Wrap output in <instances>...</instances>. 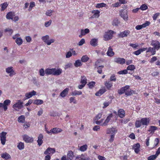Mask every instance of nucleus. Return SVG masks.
<instances>
[{
    "instance_id": "obj_57",
    "label": "nucleus",
    "mask_w": 160,
    "mask_h": 160,
    "mask_svg": "<svg viewBox=\"0 0 160 160\" xmlns=\"http://www.w3.org/2000/svg\"><path fill=\"white\" fill-rule=\"evenodd\" d=\"M139 8L140 9L143 11L147 9L148 8V7L146 5L143 4L140 6Z\"/></svg>"
},
{
    "instance_id": "obj_53",
    "label": "nucleus",
    "mask_w": 160,
    "mask_h": 160,
    "mask_svg": "<svg viewBox=\"0 0 160 160\" xmlns=\"http://www.w3.org/2000/svg\"><path fill=\"white\" fill-rule=\"evenodd\" d=\"M158 60L157 57L156 56L152 57L149 61L150 63H152Z\"/></svg>"
},
{
    "instance_id": "obj_10",
    "label": "nucleus",
    "mask_w": 160,
    "mask_h": 160,
    "mask_svg": "<svg viewBox=\"0 0 160 160\" xmlns=\"http://www.w3.org/2000/svg\"><path fill=\"white\" fill-rule=\"evenodd\" d=\"M119 14L120 16L125 21L128 20V17L127 10L125 9H122L120 10L119 11Z\"/></svg>"
},
{
    "instance_id": "obj_19",
    "label": "nucleus",
    "mask_w": 160,
    "mask_h": 160,
    "mask_svg": "<svg viewBox=\"0 0 160 160\" xmlns=\"http://www.w3.org/2000/svg\"><path fill=\"white\" fill-rule=\"evenodd\" d=\"M1 157L4 160H9L11 158V156L7 152H4L1 154Z\"/></svg>"
},
{
    "instance_id": "obj_27",
    "label": "nucleus",
    "mask_w": 160,
    "mask_h": 160,
    "mask_svg": "<svg viewBox=\"0 0 160 160\" xmlns=\"http://www.w3.org/2000/svg\"><path fill=\"white\" fill-rule=\"evenodd\" d=\"M90 42L92 46L93 47L96 46L98 45V39L96 38L92 39Z\"/></svg>"
},
{
    "instance_id": "obj_39",
    "label": "nucleus",
    "mask_w": 160,
    "mask_h": 160,
    "mask_svg": "<svg viewBox=\"0 0 160 160\" xmlns=\"http://www.w3.org/2000/svg\"><path fill=\"white\" fill-rule=\"evenodd\" d=\"M89 31V30L88 29L86 28L85 29H81V33L82 35H85L86 34L88 33Z\"/></svg>"
},
{
    "instance_id": "obj_46",
    "label": "nucleus",
    "mask_w": 160,
    "mask_h": 160,
    "mask_svg": "<svg viewBox=\"0 0 160 160\" xmlns=\"http://www.w3.org/2000/svg\"><path fill=\"white\" fill-rule=\"evenodd\" d=\"M119 23V22L118 19L117 18H115L113 19L112 24L113 26H117L118 25Z\"/></svg>"
},
{
    "instance_id": "obj_33",
    "label": "nucleus",
    "mask_w": 160,
    "mask_h": 160,
    "mask_svg": "<svg viewBox=\"0 0 160 160\" xmlns=\"http://www.w3.org/2000/svg\"><path fill=\"white\" fill-rule=\"evenodd\" d=\"M25 118L24 115H21L18 118V121L19 122L23 123L25 122Z\"/></svg>"
},
{
    "instance_id": "obj_8",
    "label": "nucleus",
    "mask_w": 160,
    "mask_h": 160,
    "mask_svg": "<svg viewBox=\"0 0 160 160\" xmlns=\"http://www.w3.org/2000/svg\"><path fill=\"white\" fill-rule=\"evenodd\" d=\"M11 101L10 100H5L3 103H0V108H3L4 111H5L8 109V106L9 105Z\"/></svg>"
},
{
    "instance_id": "obj_3",
    "label": "nucleus",
    "mask_w": 160,
    "mask_h": 160,
    "mask_svg": "<svg viewBox=\"0 0 160 160\" xmlns=\"http://www.w3.org/2000/svg\"><path fill=\"white\" fill-rule=\"evenodd\" d=\"M49 38V36L47 35L42 37L41 39L46 44L48 45H50L52 43L55 42V39H54Z\"/></svg>"
},
{
    "instance_id": "obj_36",
    "label": "nucleus",
    "mask_w": 160,
    "mask_h": 160,
    "mask_svg": "<svg viewBox=\"0 0 160 160\" xmlns=\"http://www.w3.org/2000/svg\"><path fill=\"white\" fill-rule=\"evenodd\" d=\"M141 120H137L135 123V127L138 128L141 126L142 124Z\"/></svg>"
},
{
    "instance_id": "obj_61",
    "label": "nucleus",
    "mask_w": 160,
    "mask_h": 160,
    "mask_svg": "<svg viewBox=\"0 0 160 160\" xmlns=\"http://www.w3.org/2000/svg\"><path fill=\"white\" fill-rule=\"evenodd\" d=\"M102 114V112H100L98 113L96 116L95 120H98L101 117Z\"/></svg>"
},
{
    "instance_id": "obj_34",
    "label": "nucleus",
    "mask_w": 160,
    "mask_h": 160,
    "mask_svg": "<svg viewBox=\"0 0 160 160\" xmlns=\"http://www.w3.org/2000/svg\"><path fill=\"white\" fill-rule=\"evenodd\" d=\"M87 79L86 77L84 76L81 77V78L80 83L83 84L85 85L87 83Z\"/></svg>"
},
{
    "instance_id": "obj_54",
    "label": "nucleus",
    "mask_w": 160,
    "mask_h": 160,
    "mask_svg": "<svg viewBox=\"0 0 160 160\" xmlns=\"http://www.w3.org/2000/svg\"><path fill=\"white\" fill-rule=\"evenodd\" d=\"M106 4L104 3H98L97 4L96 7L97 8H102L103 7H105L106 6Z\"/></svg>"
},
{
    "instance_id": "obj_58",
    "label": "nucleus",
    "mask_w": 160,
    "mask_h": 160,
    "mask_svg": "<svg viewBox=\"0 0 160 160\" xmlns=\"http://www.w3.org/2000/svg\"><path fill=\"white\" fill-rule=\"evenodd\" d=\"M52 21L50 20L44 23V26L46 27H48L51 24Z\"/></svg>"
},
{
    "instance_id": "obj_20",
    "label": "nucleus",
    "mask_w": 160,
    "mask_h": 160,
    "mask_svg": "<svg viewBox=\"0 0 160 160\" xmlns=\"http://www.w3.org/2000/svg\"><path fill=\"white\" fill-rule=\"evenodd\" d=\"M43 135L41 133L39 134L38 137V140L37 141L38 145L40 146L43 143Z\"/></svg>"
},
{
    "instance_id": "obj_42",
    "label": "nucleus",
    "mask_w": 160,
    "mask_h": 160,
    "mask_svg": "<svg viewBox=\"0 0 160 160\" xmlns=\"http://www.w3.org/2000/svg\"><path fill=\"white\" fill-rule=\"evenodd\" d=\"M8 4L7 2H5L2 4H1V11H2L5 10V9L7 8L8 6Z\"/></svg>"
},
{
    "instance_id": "obj_16",
    "label": "nucleus",
    "mask_w": 160,
    "mask_h": 160,
    "mask_svg": "<svg viewBox=\"0 0 160 160\" xmlns=\"http://www.w3.org/2000/svg\"><path fill=\"white\" fill-rule=\"evenodd\" d=\"M112 117L113 115L112 114H109L107 117L104 122L101 124V125L102 126H107Z\"/></svg>"
},
{
    "instance_id": "obj_11",
    "label": "nucleus",
    "mask_w": 160,
    "mask_h": 160,
    "mask_svg": "<svg viewBox=\"0 0 160 160\" xmlns=\"http://www.w3.org/2000/svg\"><path fill=\"white\" fill-rule=\"evenodd\" d=\"M76 160H89L90 158L87 154H82L76 157Z\"/></svg>"
},
{
    "instance_id": "obj_9",
    "label": "nucleus",
    "mask_w": 160,
    "mask_h": 160,
    "mask_svg": "<svg viewBox=\"0 0 160 160\" xmlns=\"http://www.w3.org/2000/svg\"><path fill=\"white\" fill-rule=\"evenodd\" d=\"M23 140L26 143H32L34 141L33 138L32 137L29 136L27 134H24L22 136Z\"/></svg>"
},
{
    "instance_id": "obj_62",
    "label": "nucleus",
    "mask_w": 160,
    "mask_h": 160,
    "mask_svg": "<svg viewBox=\"0 0 160 160\" xmlns=\"http://www.w3.org/2000/svg\"><path fill=\"white\" fill-rule=\"evenodd\" d=\"M25 40L28 43H30L32 41V38L30 36H26L25 37Z\"/></svg>"
},
{
    "instance_id": "obj_45",
    "label": "nucleus",
    "mask_w": 160,
    "mask_h": 160,
    "mask_svg": "<svg viewBox=\"0 0 160 160\" xmlns=\"http://www.w3.org/2000/svg\"><path fill=\"white\" fill-rule=\"evenodd\" d=\"M89 59V57L86 55L83 56L81 58V61L83 62H87Z\"/></svg>"
},
{
    "instance_id": "obj_64",
    "label": "nucleus",
    "mask_w": 160,
    "mask_h": 160,
    "mask_svg": "<svg viewBox=\"0 0 160 160\" xmlns=\"http://www.w3.org/2000/svg\"><path fill=\"white\" fill-rule=\"evenodd\" d=\"M85 42V39L84 38L82 39L78 42V45L79 46H82Z\"/></svg>"
},
{
    "instance_id": "obj_41",
    "label": "nucleus",
    "mask_w": 160,
    "mask_h": 160,
    "mask_svg": "<svg viewBox=\"0 0 160 160\" xmlns=\"http://www.w3.org/2000/svg\"><path fill=\"white\" fill-rule=\"evenodd\" d=\"M105 89H100L95 93V95L97 96H100L105 92Z\"/></svg>"
},
{
    "instance_id": "obj_2",
    "label": "nucleus",
    "mask_w": 160,
    "mask_h": 160,
    "mask_svg": "<svg viewBox=\"0 0 160 160\" xmlns=\"http://www.w3.org/2000/svg\"><path fill=\"white\" fill-rule=\"evenodd\" d=\"M117 131V130L115 128H108L107 129V134H110V138L109 140V142H113L115 135Z\"/></svg>"
},
{
    "instance_id": "obj_43",
    "label": "nucleus",
    "mask_w": 160,
    "mask_h": 160,
    "mask_svg": "<svg viewBox=\"0 0 160 160\" xmlns=\"http://www.w3.org/2000/svg\"><path fill=\"white\" fill-rule=\"evenodd\" d=\"M82 64L81 61L80 60H78L75 61L74 63V65L76 67H78L81 66Z\"/></svg>"
},
{
    "instance_id": "obj_7",
    "label": "nucleus",
    "mask_w": 160,
    "mask_h": 160,
    "mask_svg": "<svg viewBox=\"0 0 160 160\" xmlns=\"http://www.w3.org/2000/svg\"><path fill=\"white\" fill-rule=\"evenodd\" d=\"M151 45L153 47V48L155 51L160 49V43L157 40H152Z\"/></svg>"
},
{
    "instance_id": "obj_63",
    "label": "nucleus",
    "mask_w": 160,
    "mask_h": 160,
    "mask_svg": "<svg viewBox=\"0 0 160 160\" xmlns=\"http://www.w3.org/2000/svg\"><path fill=\"white\" fill-rule=\"evenodd\" d=\"M159 139L158 138H156L155 139L154 141V144L153 146V148H154L158 144L159 142Z\"/></svg>"
},
{
    "instance_id": "obj_35",
    "label": "nucleus",
    "mask_w": 160,
    "mask_h": 160,
    "mask_svg": "<svg viewBox=\"0 0 160 160\" xmlns=\"http://www.w3.org/2000/svg\"><path fill=\"white\" fill-rule=\"evenodd\" d=\"M105 85L106 88L108 89H110L112 86V83L110 81H106Z\"/></svg>"
},
{
    "instance_id": "obj_15",
    "label": "nucleus",
    "mask_w": 160,
    "mask_h": 160,
    "mask_svg": "<svg viewBox=\"0 0 160 160\" xmlns=\"http://www.w3.org/2000/svg\"><path fill=\"white\" fill-rule=\"evenodd\" d=\"M55 149L53 148H48L46 150V151H45L44 152V154L46 155H52L55 152Z\"/></svg>"
},
{
    "instance_id": "obj_29",
    "label": "nucleus",
    "mask_w": 160,
    "mask_h": 160,
    "mask_svg": "<svg viewBox=\"0 0 160 160\" xmlns=\"http://www.w3.org/2000/svg\"><path fill=\"white\" fill-rule=\"evenodd\" d=\"M73 157V153L72 151H69L68 152L67 155V160H72Z\"/></svg>"
},
{
    "instance_id": "obj_14",
    "label": "nucleus",
    "mask_w": 160,
    "mask_h": 160,
    "mask_svg": "<svg viewBox=\"0 0 160 160\" xmlns=\"http://www.w3.org/2000/svg\"><path fill=\"white\" fill-rule=\"evenodd\" d=\"M36 94V92L34 90L30 92H27L25 94V96L26 98L24 100H26L29 99L33 96L35 95Z\"/></svg>"
},
{
    "instance_id": "obj_37",
    "label": "nucleus",
    "mask_w": 160,
    "mask_h": 160,
    "mask_svg": "<svg viewBox=\"0 0 160 160\" xmlns=\"http://www.w3.org/2000/svg\"><path fill=\"white\" fill-rule=\"evenodd\" d=\"M53 134H55L61 132L62 130V129L59 128H52Z\"/></svg>"
},
{
    "instance_id": "obj_47",
    "label": "nucleus",
    "mask_w": 160,
    "mask_h": 160,
    "mask_svg": "<svg viewBox=\"0 0 160 160\" xmlns=\"http://www.w3.org/2000/svg\"><path fill=\"white\" fill-rule=\"evenodd\" d=\"M157 128L155 126H151L150 127L148 131L150 132L151 133H153Z\"/></svg>"
},
{
    "instance_id": "obj_44",
    "label": "nucleus",
    "mask_w": 160,
    "mask_h": 160,
    "mask_svg": "<svg viewBox=\"0 0 160 160\" xmlns=\"http://www.w3.org/2000/svg\"><path fill=\"white\" fill-rule=\"evenodd\" d=\"M82 92L80 91H78L77 90H74L72 93V95L73 96H76L77 95H81L82 94Z\"/></svg>"
},
{
    "instance_id": "obj_55",
    "label": "nucleus",
    "mask_w": 160,
    "mask_h": 160,
    "mask_svg": "<svg viewBox=\"0 0 160 160\" xmlns=\"http://www.w3.org/2000/svg\"><path fill=\"white\" fill-rule=\"evenodd\" d=\"M72 55V54L71 51H69L65 54V57L66 58H68L71 57Z\"/></svg>"
},
{
    "instance_id": "obj_18",
    "label": "nucleus",
    "mask_w": 160,
    "mask_h": 160,
    "mask_svg": "<svg viewBox=\"0 0 160 160\" xmlns=\"http://www.w3.org/2000/svg\"><path fill=\"white\" fill-rule=\"evenodd\" d=\"M130 33V31L129 30H125L124 31L121 32L118 35V36L120 38H124L126 37Z\"/></svg>"
},
{
    "instance_id": "obj_26",
    "label": "nucleus",
    "mask_w": 160,
    "mask_h": 160,
    "mask_svg": "<svg viewBox=\"0 0 160 160\" xmlns=\"http://www.w3.org/2000/svg\"><path fill=\"white\" fill-rule=\"evenodd\" d=\"M78 147L79 148L78 150L82 152H84L86 151L87 150L88 148V145L86 144L79 147V146Z\"/></svg>"
},
{
    "instance_id": "obj_17",
    "label": "nucleus",
    "mask_w": 160,
    "mask_h": 160,
    "mask_svg": "<svg viewBox=\"0 0 160 160\" xmlns=\"http://www.w3.org/2000/svg\"><path fill=\"white\" fill-rule=\"evenodd\" d=\"M114 61L118 64H123L125 63L126 61L123 58H117L114 59Z\"/></svg>"
},
{
    "instance_id": "obj_21",
    "label": "nucleus",
    "mask_w": 160,
    "mask_h": 160,
    "mask_svg": "<svg viewBox=\"0 0 160 160\" xmlns=\"http://www.w3.org/2000/svg\"><path fill=\"white\" fill-rule=\"evenodd\" d=\"M129 86L128 85H126L125 86L122 88L121 89L118 90V93L120 94H121L123 93L124 92L127 91L128 89L129 88Z\"/></svg>"
},
{
    "instance_id": "obj_38",
    "label": "nucleus",
    "mask_w": 160,
    "mask_h": 160,
    "mask_svg": "<svg viewBox=\"0 0 160 160\" xmlns=\"http://www.w3.org/2000/svg\"><path fill=\"white\" fill-rule=\"evenodd\" d=\"M43 103L42 100L41 99H36L34 101L33 103L37 105H39Z\"/></svg>"
},
{
    "instance_id": "obj_52",
    "label": "nucleus",
    "mask_w": 160,
    "mask_h": 160,
    "mask_svg": "<svg viewBox=\"0 0 160 160\" xmlns=\"http://www.w3.org/2000/svg\"><path fill=\"white\" fill-rule=\"evenodd\" d=\"M95 84V82L93 81L91 82L88 83V85L90 88H92Z\"/></svg>"
},
{
    "instance_id": "obj_51",
    "label": "nucleus",
    "mask_w": 160,
    "mask_h": 160,
    "mask_svg": "<svg viewBox=\"0 0 160 160\" xmlns=\"http://www.w3.org/2000/svg\"><path fill=\"white\" fill-rule=\"evenodd\" d=\"M69 102L70 103L72 102L74 104H76L77 103V100L75 99V98L73 97H71L69 98Z\"/></svg>"
},
{
    "instance_id": "obj_6",
    "label": "nucleus",
    "mask_w": 160,
    "mask_h": 160,
    "mask_svg": "<svg viewBox=\"0 0 160 160\" xmlns=\"http://www.w3.org/2000/svg\"><path fill=\"white\" fill-rule=\"evenodd\" d=\"M23 102L20 100H18L17 102L12 106V108L18 111L23 107Z\"/></svg>"
},
{
    "instance_id": "obj_12",
    "label": "nucleus",
    "mask_w": 160,
    "mask_h": 160,
    "mask_svg": "<svg viewBox=\"0 0 160 160\" xmlns=\"http://www.w3.org/2000/svg\"><path fill=\"white\" fill-rule=\"evenodd\" d=\"M6 72L7 73L9 74V76L10 77H12L16 74L12 67H9L6 68Z\"/></svg>"
},
{
    "instance_id": "obj_59",
    "label": "nucleus",
    "mask_w": 160,
    "mask_h": 160,
    "mask_svg": "<svg viewBox=\"0 0 160 160\" xmlns=\"http://www.w3.org/2000/svg\"><path fill=\"white\" fill-rule=\"evenodd\" d=\"M128 73V71L126 69L120 71L118 72V73L119 74H125Z\"/></svg>"
},
{
    "instance_id": "obj_22",
    "label": "nucleus",
    "mask_w": 160,
    "mask_h": 160,
    "mask_svg": "<svg viewBox=\"0 0 160 160\" xmlns=\"http://www.w3.org/2000/svg\"><path fill=\"white\" fill-rule=\"evenodd\" d=\"M107 54L108 56L112 57L114 55V53L113 51V49L111 46L109 47Z\"/></svg>"
},
{
    "instance_id": "obj_31",
    "label": "nucleus",
    "mask_w": 160,
    "mask_h": 160,
    "mask_svg": "<svg viewBox=\"0 0 160 160\" xmlns=\"http://www.w3.org/2000/svg\"><path fill=\"white\" fill-rule=\"evenodd\" d=\"M147 49L146 48H142L134 52L133 53L136 55H138L140 54L141 52L146 51Z\"/></svg>"
},
{
    "instance_id": "obj_23",
    "label": "nucleus",
    "mask_w": 160,
    "mask_h": 160,
    "mask_svg": "<svg viewBox=\"0 0 160 160\" xmlns=\"http://www.w3.org/2000/svg\"><path fill=\"white\" fill-rule=\"evenodd\" d=\"M142 125L147 126L149 123L150 120L149 118H143L141 119Z\"/></svg>"
},
{
    "instance_id": "obj_24",
    "label": "nucleus",
    "mask_w": 160,
    "mask_h": 160,
    "mask_svg": "<svg viewBox=\"0 0 160 160\" xmlns=\"http://www.w3.org/2000/svg\"><path fill=\"white\" fill-rule=\"evenodd\" d=\"M15 16V13L14 12H8L6 16L7 19H13V17Z\"/></svg>"
},
{
    "instance_id": "obj_30",
    "label": "nucleus",
    "mask_w": 160,
    "mask_h": 160,
    "mask_svg": "<svg viewBox=\"0 0 160 160\" xmlns=\"http://www.w3.org/2000/svg\"><path fill=\"white\" fill-rule=\"evenodd\" d=\"M92 13H93L92 17L93 18H98L99 17L100 13V11L98 10H94L92 11Z\"/></svg>"
},
{
    "instance_id": "obj_32",
    "label": "nucleus",
    "mask_w": 160,
    "mask_h": 160,
    "mask_svg": "<svg viewBox=\"0 0 160 160\" xmlns=\"http://www.w3.org/2000/svg\"><path fill=\"white\" fill-rule=\"evenodd\" d=\"M147 49L146 52H151L152 55H154L156 54V51H155L153 48L150 47L148 48H145Z\"/></svg>"
},
{
    "instance_id": "obj_5",
    "label": "nucleus",
    "mask_w": 160,
    "mask_h": 160,
    "mask_svg": "<svg viewBox=\"0 0 160 160\" xmlns=\"http://www.w3.org/2000/svg\"><path fill=\"white\" fill-rule=\"evenodd\" d=\"M20 34L19 33L16 34L12 37V38L15 40V42L18 46L21 45L23 42L22 39L20 37Z\"/></svg>"
},
{
    "instance_id": "obj_49",
    "label": "nucleus",
    "mask_w": 160,
    "mask_h": 160,
    "mask_svg": "<svg viewBox=\"0 0 160 160\" xmlns=\"http://www.w3.org/2000/svg\"><path fill=\"white\" fill-rule=\"evenodd\" d=\"M54 12V11L51 9L48 10L46 11L45 14L47 16L50 17L52 15V13Z\"/></svg>"
},
{
    "instance_id": "obj_40",
    "label": "nucleus",
    "mask_w": 160,
    "mask_h": 160,
    "mask_svg": "<svg viewBox=\"0 0 160 160\" xmlns=\"http://www.w3.org/2000/svg\"><path fill=\"white\" fill-rule=\"evenodd\" d=\"M17 147L19 150H22L24 148V143L20 142L17 145Z\"/></svg>"
},
{
    "instance_id": "obj_56",
    "label": "nucleus",
    "mask_w": 160,
    "mask_h": 160,
    "mask_svg": "<svg viewBox=\"0 0 160 160\" xmlns=\"http://www.w3.org/2000/svg\"><path fill=\"white\" fill-rule=\"evenodd\" d=\"M4 31L5 32H8L9 34L10 35H11L12 34V33L13 32V30L12 29H11L9 28H6L4 30Z\"/></svg>"
},
{
    "instance_id": "obj_28",
    "label": "nucleus",
    "mask_w": 160,
    "mask_h": 160,
    "mask_svg": "<svg viewBox=\"0 0 160 160\" xmlns=\"http://www.w3.org/2000/svg\"><path fill=\"white\" fill-rule=\"evenodd\" d=\"M69 91L68 88H66L64 89L60 94V96L62 98L65 97L68 94Z\"/></svg>"
},
{
    "instance_id": "obj_13",
    "label": "nucleus",
    "mask_w": 160,
    "mask_h": 160,
    "mask_svg": "<svg viewBox=\"0 0 160 160\" xmlns=\"http://www.w3.org/2000/svg\"><path fill=\"white\" fill-rule=\"evenodd\" d=\"M140 145L139 143L134 144L132 147V149H133L136 153H138L140 151Z\"/></svg>"
},
{
    "instance_id": "obj_4",
    "label": "nucleus",
    "mask_w": 160,
    "mask_h": 160,
    "mask_svg": "<svg viewBox=\"0 0 160 160\" xmlns=\"http://www.w3.org/2000/svg\"><path fill=\"white\" fill-rule=\"evenodd\" d=\"M114 33H115V32L111 30L106 32L103 35L104 40L105 41L110 40L112 38L113 34Z\"/></svg>"
},
{
    "instance_id": "obj_48",
    "label": "nucleus",
    "mask_w": 160,
    "mask_h": 160,
    "mask_svg": "<svg viewBox=\"0 0 160 160\" xmlns=\"http://www.w3.org/2000/svg\"><path fill=\"white\" fill-rule=\"evenodd\" d=\"M135 69L134 65H129L127 68L126 70H128L133 71Z\"/></svg>"
},
{
    "instance_id": "obj_50",
    "label": "nucleus",
    "mask_w": 160,
    "mask_h": 160,
    "mask_svg": "<svg viewBox=\"0 0 160 160\" xmlns=\"http://www.w3.org/2000/svg\"><path fill=\"white\" fill-rule=\"evenodd\" d=\"M158 156L155 154V155H151L147 158L148 160H154L156 159Z\"/></svg>"
},
{
    "instance_id": "obj_1",
    "label": "nucleus",
    "mask_w": 160,
    "mask_h": 160,
    "mask_svg": "<svg viewBox=\"0 0 160 160\" xmlns=\"http://www.w3.org/2000/svg\"><path fill=\"white\" fill-rule=\"evenodd\" d=\"M62 72V70L60 68L56 69L55 68H49L45 69V72L47 75H52L58 76L60 75Z\"/></svg>"
},
{
    "instance_id": "obj_25",
    "label": "nucleus",
    "mask_w": 160,
    "mask_h": 160,
    "mask_svg": "<svg viewBox=\"0 0 160 160\" xmlns=\"http://www.w3.org/2000/svg\"><path fill=\"white\" fill-rule=\"evenodd\" d=\"M118 114L120 118H123L125 116V111L122 109H119L118 111Z\"/></svg>"
},
{
    "instance_id": "obj_60",
    "label": "nucleus",
    "mask_w": 160,
    "mask_h": 160,
    "mask_svg": "<svg viewBox=\"0 0 160 160\" xmlns=\"http://www.w3.org/2000/svg\"><path fill=\"white\" fill-rule=\"evenodd\" d=\"M39 72L40 75L41 76H43L45 75V71H44V69L41 68L39 70Z\"/></svg>"
}]
</instances>
